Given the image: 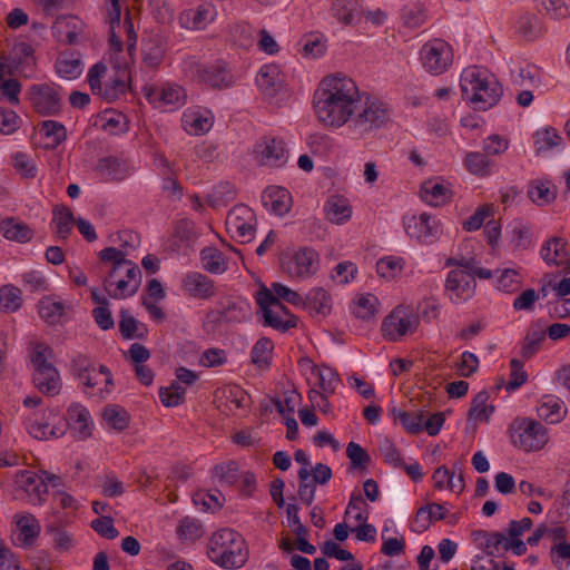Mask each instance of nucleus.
<instances>
[{"instance_id": "nucleus-1", "label": "nucleus", "mask_w": 570, "mask_h": 570, "mask_svg": "<svg viewBox=\"0 0 570 570\" xmlns=\"http://www.w3.org/2000/svg\"><path fill=\"white\" fill-rule=\"evenodd\" d=\"M360 91L355 81L346 76H330L315 92L314 108L321 122L342 127L357 109Z\"/></svg>"}, {"instance_id": "nucleus-2", "label": "nucleus", "mask_w": 570, "mask_h": 570, "mask_svg": "<svg viewBox=\"0 0 570 570\" xmlns=\"http://www.w3.org/2000/svg\"><path fill=\"white\" fill-rule=\"evenodd\" d=\"M207 556L223 569H239L248 560V550L242 534L233 529H220L209 538Z\"/></svg>"}, {"instance_id": "nucleus-3", "label": "nucleus", "mask_w": 570, "mask_h": 570, "mask_svg": "<svg viewBox=\"0 0 570 570\" xmlns=\"http://www.w3.org/2000/svg\"><path fill=\"white\" fill-rule=\"evenodd\" d=\"M462 97L475 110H488L495 106L503 94L502 85L476 67L465 69L461 77Z\"/></svg>"}, {"instance_id": "nucleus-4", "label": "nucleus", "mask_w": 570, "mask_h": 570, "mask_svg": "<svg viewBox=\"0 0 570 570\" xmlns=\"http://www.w3.org/2000/svg\"><path fill=\"white\" fill-rule=\"evenodd\" d=\"M365 99H357V109L351 116L348 129L358 138L371 134L385 126L391 117L389 106L379 100L372 99L368 95H364Z\"/></svg>"}, {"instance_id": "nucleus-5", "label": "nucleus", "mask_w": 570, "mask_h": 570, "mask_svg": "<svg viewBox=\"0 0 570 570\" xmlns=\"http://www.w3.org/2000/svg\"><path fill=\"white\" fill-rule=\"evenodd\" d=\"M256 302L259 306L264 326L273 327L282 333L297 326L298 318L265 286L257 292Z\"/></svg>"}, {"instance_id": "nucleus-6", "label": "nucleus", "mask_w": 570, "mask_h": 570, "mask_svg": "<svg viewBox=\"0 0 570 570\" xmlns=\"http://www.w3.org/2000/svg\"><path fill=\"white\" fill-rule=\"evenodd\" d=\"M512 444L525 452L539 451L548 442L547 429L533 419H515L509 428Z\"/></svg>"}, {"instance_id": "nucleus-7", "label": "nucleus", "mask_w": 570, "mask_h": 570, "mask_svg": "<svg viewBox=\"0 0 570 570\" xmlns=\"http://www.w3.org/2000/svg\"><path fill=\"white\" fill-rule=\"evenodd\" d=\"M99 258L104 263H111V269L108 276L104 279L105 288L108 291V287L114 284L112 278H115L117 272L125 267L126 268V277L135 288L139 289L141 285L142 274L139 266L130 259L126 258V254L116 248V247H106L99 252Z\"/></svg>"}, {"instance_id": "nucleus-8", "label": "nucleus", "mask_w": 570, "mask_h": 570, "mask_svg": "<svg viewBox=\"0 0 570 570\" xmlns=\"http://www.w3.org/2000/svg\"><path fill=\"white\" fill-rule=\"evenodd\" d=\"M320 257L315 249L304 247L293 256L281 258V267L291 277L307 278L314 275L318 268Z\"/></svg>"}, {"instance_id": "nucleus-9", "label": "nucleus", "mask_w": 570, "mask_h": 570, "mask_svg": "<svg viewBox=\"0 0 570 570\" xmlns=\"http://www.w3.org/2000/svg\"><path fill=\"white\" fill-rule=\"evenodd\" d=\"M31 106L41 116H56L62 108L59 91L51 85H32L29 89Z\"/></svg>"}, {"instance_id": "nucleus-10", "label": "nucleus", "mask_w": 570, "mask_h": 570, "mask_svg": "<svg viewBox=\"0 0 570 570\" xmlns=\"http://www.w3.org/2000/svg\"><path fill=\"white\" fill-rule=\"evenodd\" d=\"M421 59L429 72L441 75L452 63V51L445 41L435 39L422 47Z\"/></svg>"}, {"instance_id": "nucleus-11", "label": "nucleus", "mask_w": 570, "mask_h": 570, "mask_svg": "<svg viewBox=\"0 0 570 570\" xmlns=\"http://www.w3.org/2000/svg\"><path fill=\"white\" fill-rule=\"evenodd\" d=\"M256 160L271 167H282L287 163V151L282 139L263 137L254 147Z\"/></svg>"}, {"instance_id": "nucleus-12", "label": "nucleus", "mask_w": 570, "mask_h": 570, "mask_svg": "<svg viewBox=\"0 0 570 570\" xmlns=\"http://www.w3.org/2000/svg\"><path fill=\"white\" fill-rule=\"evenodd\" d=\"M475 279L466 271L452 269L445 279V292L451 302L460 303L468 301L475 293Z\"/></svg>"}, {"instance_id": "nucleus-13", "label": "nucleus", "mask_w": 570, "mask_h": 570, "mask_svg": "<svg viewBox=\"0 0 570 570\" xmlns=\"http://www.w3.org/2000/svg\"><path fill=\"white\" fill-rule=\"evenodd\" d=\"M417 323L416 317L397 307L383 321L382 332L390 341L396 342L402 336L413 333Z\"/></svg>"}, {"instance_id": "nucleus-14", "label": "nucleus", "mask_w": 570, "mask_h": 570, "mask_svg": "<svg viewBox=\"0 0 570 570\" xmlns=\"http://www.w3.org/2000/svg\"><path fill=\"white\" fill-rule=\"evenodd\" d=\"M404 227L411 238H415L423 244L433 243L440 234L439 222L426 213L410 217L404 222Z\"/></svg>"}, {"instance_id": "nucleus-15", "label": "nucleus", "mask_w": 570, "mask_h": 570, "mask_svg": "<svg viewBox=\"0 0 570 570\" xmlns=\"http://www.w3.org/2000/svg\"><path fill=\"white\" fill-rule=\"evenodd\" d=\"M249 314L247 303H237L229 298L217 302L216 309L207 314V318L214 323H242Z\"/></svg>"}, {"instance_id": "nucleus-16", "label": "nucleus", "mask_w": 570, "mask_h": 570, "mask_svg": "<svg viewBox=\"0 0 570 570\" xmlns=\"http://www.w3.org/2000/svg\"><path fill=\"white\" fill-rule=\"evenodd\" d=\"M68 426L69 423L60 417L55 410H52L47 422H29L28 431L30 435L37 440H48L51 436H62L66 433Z\"/></svg>"}, {"instance_id": "nucleus-17", "label": "nucleus", "mask_w": 570, "mask_h": 570, "mask_svg": "<svg viewBox=\"0 0 570 570\" xmlns=\"http://www.w3.org/2000/svg\"><path fill=\"white\" fill-rule=\"evenodd\" d=\"M194 75L199 82L206 83L213 88H225L232 85V75L225 65L217 62L210 66L195 65Z\"/></svg>"}, {"instance_id": "nucleus-18", "label": "nucleus", "mask_w": 570, "mask_h": 570, "mask_svg": "<svg viewBox=\"0 0 570 570\" xmlns=\"http://www.w3.org/2000/svg\"><path fill=\"white\" fill-rule=\"evenodd\" d=\"M183 289L197 299H208L216 294L215 282L206 275L191 272L183 278Z\"/></svg>"}, {"instance_id": "nucleus-19", "label": "nucleus", "mask_w": 570, "mask_h": 570, "mask_svg": "<svg viewBox=\"0 0 570 570\" xmlns=\"http://www.w3.org/2000/svg\"><path fill=\"white\" fill-rule=\"evenodd\" d=\"M284 81L279 67L273 63L263 66L256 76L259 90L267 97H275L283 89Z\"/></svg>"}, {"instance_id": "nucleus-20", "label": "nucleus", "mask_w": 570, "mask_h": 570, "mask_svg": "<svg viewBox=\"0 0 570 570\" xmlns=\"http://www.w3.org/2000/svg\"><path fill=\"white\" fill-rule=\"evenodd\" d=\"M264 207L278 216L287 214L292 206V196L289 191L279 186L267 187L262 195Z\"/></svg>"}, {"instance_id": "nucleus-21", "label": "nucleus", "mask_w": 570, "mask_h": 570, "mask_svg": "<svg viewBox=\"0 0 570 570\" xmlns=\"http://www.w3.org/2000/svg\"><path fill=\"white\" fill-rule=\"evenodd\" d=\"M165 40L160 35H151L142 40V62L145 66L156 69L164 60Z\"/></svg>"}, {"instance_id": "nucleus-22", "label": "nucleus", "mask_w": 570, "mask_h": 570, "mask_svg": "<svg viewBox=\"0 0 570 570\" xmlns=\"http://www.w3.org/2000/svg\"><path fill=\"white\" fill-rule=\"evenodd\" d=\"M562 405L563 402L559 397L544 395L537 407L538 416L550 424L560 423L567 415V409Z\"/></svg>"}, {"instance_id": "nucleus-23", "label": "nucleus", "mask_w": 570, "mask_h": 570, "mask_svg": "<svg viewBox=\"0 0 570 570\" xmlns=\"http://www.w3.org/2000/svg\"><path fill=\"white\" fill-rule=\"evenodd\" d=\"M302 305L311 315L325 317L332 311V298L323 287H315L308 292Z\"/></svg>"}, {"instance_id": "nucleus-24", "label": "nucleus", "mask_w": 570, "mask_h": 570, "mask_svg": "<svg viewBox=\"0 0 570 570\" xmlns=\"http://www.w3.org/2000/svg\"><path fill=\"white\" fill-rule=\"evenodd\" d=\"M326 218L334 224H343L352 217V206L347 198L341 195H333L327 198L324 205Z\"/></svg>"}, {"instance_id": "nucleus-25", "label": "nucleus", "mask_w": 570, "mask_h": 570, "mask_svg": "<svg viewBox=\"0 0 570 570\" xmlns=\"http://www.w3.org/2000/svg\"><path fill=\"white\" fill-rule=\"evenodd\" d=\"M421 197L429 205L441 206L451 200L452 190L443 183L429 179L421 186Z\"/></svg>"}, {"instance_id": "nucleus-26", "label": "nucleus", "mask_w": 570, "mask_h": 570, "mask_svg": "<svg viewBox=\"0 0 570 570\" xmlns=\"http://www.w3.org/2000/svg\"><path fill=\"white\" fill-rule=\"evenodd\" d=\"M331 10L333 17L346 26L355 24L362 16L356 0H333Z\"/></svg>"}, {"instance_id": "nucleus-27", "label": "nucleus", "mask_w": 570, "mask_h": 570, "mask_svg": "<svg viewBox=\"0 0 570 570\" xmlns=\"http://www.w3.org/2000/svg\"><path fill=\"white\" fill-rule=\"evenodd\" d=\"M509 243L513 250H525L532 246L531 226L522 220H513L509 225Z\"/></svg>"}, {"instance_id": "nucleus-28", "label": "nucleus", "mask_w": 570, "mask_h": 570, "mask_svg": "<svg viewBox=\"0 0 570 570\" xmlns=\"http://www.w3.org/2000/svg\"><path fill=\"white\" fill-rule=\"evenodd\" d=\"M0 232L7 239L18 243H28L33 237V230L13 217L6 218L0 223Z\"/></svg>"}, {"instance_id": "nucleus-29", "label": "nucleus", "mask_w": 570, "mask_h": 570, "mask_svg": "<svg viewBox=\"0 0 570 570\" xmlns=\"http://www.w3.org/2000/svg\"><path fill=\"white\" fill-rule=\"evenodd\" d=\"M97 168L102 176H107L115 181L125 179L130 171L127 161L115 156L101 158L98 161Z\"/></svg>"}, {"instance_id": "nucleus-30", "label": "nucleus", "mask_w": 570, "mask_h": 570, "mask_svg": "<svg viewBox=\"0 0 570 570\" xmlns=\"http://www.w3.org/2000/svg\"><path fill=\"white\" fill-rule=\"evenodd\" d=\"M16 482L29 494L35 495L39 502L45 501L47 494V484L43 475L38 476L31 471H19Z\"/></svg>"}, {"instance_id": "nucleus-31", "label": "nucleus", "mask_w": 570, "mask_h": 570, "mask_svg": "<svg viewBox=\"0 0 570 570\" xmlns=\"http://www.w3.org/2000/svg\"><path fill=\"white\" fill-rule=\"evenodd\" d=\"M96 371L90 358L85 354H77L71 360L72 375L89 389L95 387L98 382L91 375Z\"/></svg>"}, {"instance_id": "nucleus-32", "label": "nucleus", "mask_w": 570, "mask_h": 570, "mask_svg": "<svg viewBox=\"0 0 570 570\" xmlns=\"http://www.w3.org/2000/svg\"><path fill=\"white\" fill-rule=\"evenodd\" d=\"M448 513L449 511L443 504L428 503L416 511L415 522L420 523L421 531H425L432 523L444 520Z\"/></svg>"}, {"instance_id": "nucleus-33", "label": "nucleus", "mask_w": 570, "mask_h": 570, "mask_svg": "<svg viewBox=\"0 0 570 570\" xmlns=\"http://www.w3.org/2000/svg\"><path fill=\"white\" fill-rule=\"evenodd\" d=\"M119 332L125 340H144L147 336V326L129 314L127 309L120 311Z\"/></svg>"}, {"instance_id": "nucleus-34", "label": "nucleus", "mask_w": 570, "mask_h": 570, "mask_svg": "<svg viewBox=\"0 0 570 570\" xmlns=\"http://www.w3.org/2000/svg\"><path fill=\"white\" fill-rule=\"evenodd\" d=\"M17 527L20 531L18 541L22 547H31L40 534V524L37 519L28 513L17 519Z\"/></svg>"}, {"instance_id": "nucleus-35", "label": "nucleus", "mask_w": 570, "mask_h": 570, "mask_svg": "<svg viewBox=\"0 0 570 570\" xmlns=\"http://www.w3.org/2000/svg\"><path fill=\"white\" fill-rule=\"evenodd\" d=\"M544 338V328L539 323H532L523 340L521 356L525 360L532 357L540 350Z\"/></svg>"}, {"instance_id": "nucleus-36", "label": "nucleus", "mask_w": 570, "mask_h": 570, "mask_svg": "<svg viewBox=\"0 0 570 570\" xmlns=\"http://www.w3.org/2000/svg\"><path fill=\"white\" fill-rule=\"evenodd\" d=\"M146 97L150 101L159 100L165 105H180L184 100V90L178 86H167L161 89L145 88Z\"/></svg>"}, {"instance_id": "nucleus-37", "label": "nucleus", "mask_w": 570, "mask_h": 570, "mask_svg": "<svg viewBox=\"0 0 570 570\" xmlns=\"http://www.w3.org/2000/svg\"><path fill=\"white\" fill-rule=\"evenodd\" d=\"M68 419H65L69 425H75V429L78 430L81 438H88L91 435V421H90V414L89 411L80 405V404H72L69 406L68 411Z\"/></svg>"}, {"instance_id": "nucleus-38", "label": "nucleus", "mask_w": 570, "mask_h": 570, "mask_svg": "<svg viewBox=\"0 0 570 570\" xmlns=\"http://www.w3.org/2000/svg\"><path fill=\"white\" fill-rule=\"evenodd\" d=\"M53 357L55 353L51 347L42 343L37 344L31 357L35 373L41 372L48 375V372H50L51 374H55L58 370L51 362Z\"/></svg>"}, {"instance_id": "nucleus-39", "label": "nucleus", "mask_w": 570, "mask_h": 570, "mask_svg": "<svg viewBox=\"0 0 570 570\" xmlns=\"http://www.w3.org/2000/svg\"><path fill=\"white\" fill-rule=\"evenodd\" d=\"M392 414L395 419H399L402 426L406 430V432L411 434H419L423 431V420L425 417V411L415 410V411H403L393 409Z\"/></svg>"}, {"instance_id": "nucleus-40", "label": "nucleus", "mask_w": 570, "mask_h": 570, "mask_svg": "<svg viewBox=\"0 0 570 570\" xmlns=\"http://www.w3.org/2000/svg\"><path fill=\"white\" fill-rule=\"evenodd\" d=\"M55 68L61 78L68 80L77 79L82 72L81 60L73 55H61L57 59Z\"/></svg>"}, {"instance_id": "nucleus-41", "label": "nucleus", "mask_w": 570, "mask_h": 570, "mask_svg": "<svg viewBox=\"0 0 570 570\" xmlns=\"http://www.w3.org/2000/svg\"><path fill=\"white\" fill-rule=\"evenodd\" d=\"M200 259L205 271L212 274H222L227 264L222 252L215 247H205L200 252Z\"/></svg>"}, {"instance_id": "nucleus-42", "label": "nucleus", "mask_w": 570, "mask_h": 570, "mask_svg": "<svg viewBox=\"0 0 570 570\" xmlns=\"http://www.w3.org/2000/svg\"><path fill=\"white\" fill-rule=\"evenodd\" d=\"M519 33L528 41H532L542 35V22L540 18L527 12L518 21Z\"/></svg>"}, {"instance_id": "nucleus-43", "label": "nucleus", "mask_w": 570, "mask_h": 570, "mask_svg": "<svg viewBox=\"0 0 570 570\" xmlns=\"http://www.w3.org/2000/svg\"><path fill=\"white\" fill-rule=\"evenodd\" d=\"M75 220L76 218L70 208L66 206H56L53 208V223L56 224V235L59 239L68 238Z\"/></svg>"}, {"instance_id": "nucleus-44", "label": "nucleus", "mask_w": 570, "mask_h": 570, "mask_svg": "<svg viewBox=\"0 0 570 570\" xmlns=\"http://www.w3.org/2000/svg\"><path fill=\"white\" fill-rule=\"evenodd\" d=\"M297 478L299 481L297 495L304 504L311 505L315 498L316 484L318 483L313 481L308 468H301L297 472Z\"/></svg>"}, {"instance_id": "nucleus-45", "label": "nucleus", "mask_w": 570, "mask_h": 570, "mask_svg": "<svg viewBox=\"0 0 570 570\" xmlns=\"http://www.w3.org/2000/svg\"><path fill=\"white\" fill-rule=\"evenodd\" d=\"M38 308L41 318L49 324H56L63 315L65 305L62 302L46 296L39 301Z\"/></svg>"}, {"instance_id": "nucleus-46", "label": "nucleus", "mask_w": 570, "mask_h": 570, "mask_svg": "<svg viewBox=\"0 0 570 570\" xmlns=\"http://www.w3.org/2000/svg\"><path fill=\"white\" fill-rule=\"evenodd\" d=\"M274 344L268 337H261L252 348L250 358L259 368H267L271 364V354Z\"/></svg>"}, {"instance_id": "nucleus-47", "label": "nucleus", "mask_w": 570, "mask_h": 570, "mask_svg": "<svg viewBox=\"0 0 570 570\" xmlns=\"http://www.w3.org/2000/svg\"><path fill=\"white\" fill-rule=\"evenodd\" d=\"M102 417L109 426L117 431H124L128 428L130 416L120 405H108L102 411Z\"/></svg>"}, {"instance_id": "nucleus-48", "label": "nucleus", "mask_w": 570, "mask_h": 570, "mask_svg": "<svg viewBox=\"0 0 570 570\" xmlns=\"http://www.w3.org/2000/svg\"><path fill=\"white\" fill-rule=\"evenodd\" d=\"M33 383L36 387L46 395H57L61 389L60 375L58 371L55 372V374L48 372V375L41 372L33 373Z\"/></svg>"}, {"instance_id": "nucleus-49", "label": "nucleus", "mask_w": 570, "mask_h": 570, "mask_svg": "<svg viewBox=\"0 0 570 570\" xmlns=\"http://www.w3.org/2000/svg\"><path fill=\"white\" fill-rule=\"evenodd\" d=\"M562 142V137L552 127H547L534 134V146L537 154L547 151Z\"/></svg>"}, {"instance_id": "nucleus-50", "label": "nucleus", "mask_w": 570, "mask_h": 570, "mask_svg": "<svg viewBox=\"0 0 570 570\" xmlns=\"http://www.w3.org/2000/svg\"><path fill=\"white\" fill-rule=\"evenodd\" d=\"M214 474L218 478L220 485L232 487L236 484L240 478L239 464L236 461L216 464Z\"/></svg>"}, {"instance_id": "nucleus-51", "label": "nucleus", "mask_w": 570, "mask_h": 570, "mask_svg": "<svg viewBox=\"0 0 570 570\" xmlns=\"http://www.w3.org/2000/svg\"><path fill=\"white\" fill-rule=\"evenodd\" d=\"M22 304L21 291L13 285H4L0 288V309L16 312Z\"/></svg>"}, {"instance_id": "nucleus-52", "label": "nucleus", "mask_w": 570, "mask_h": 570, "mask_svg": "<svg viewBox=\"0 0 570 570\" xmlns=\"http://www.w3.org/2000/svg\"><path fill=\"white\" fill-rule=\"evenodd\" d=\"M490 395L488 391L483 390L479 392L471 402V407L469 410V417L470 419H479L482 421H488L490 417V414L494 411V406L490 405L487 406V402L489 400Z\"/></svg>"}, {"instance_id": "nucleus-53", "label": "nucleus", "mask_w": 570, "mask_h": 570, "mask_svg": "<svg viewBox=\"0 0 570 570\" xmlns=\"http://www.w3.org/2000/svg\"><path fill=\"white\" fill-rule=\"evenodd\" d=\"M250 222H256L254 212L246 205H236L234 206L227 217H226V229L227 232L232 230V225H246Z\"/></svg>"}, {"instance_id": "nucleus-54", "label": "nucleus", "mask_w": 570, "mask_h": 570, "mask_svg": "<svg viewBox=\"0 0 570 570\" xmlns=\"http://www.w3.org/2000/svg\"><path fill=\"white\" fill-rule=\"evenodd\" d=\"M108 14L111 24V35L109 39L110 50L119 53L122 51V41L115 32V24L119 26L120 23V0H110V8L108 10Z\"/></svg>"}, {"instance_id": "nucleus-55", "label": "nucleus", "mask_w": 570, "mask_h": 570, "mask_svg": "<svg viewBox=\"0 0 570 570\" xmlns=\"http://www.w3.org/2000/svg\"><path fill=\"white\" fill-rule=\"evenodd\" d=\"M346 455L350 459L351 468L365 471L371 462V456L360 444L350 442L346 448Z\"/></svg>"}, {"instance_id": "nucleus-56", "label": "nucleus", "mask_w": 570, "mask_h": 570, "mask_svg": "<svg viewBox=\"0 0 570 570\" xmlns=\"http://www.w3.org/2000/svg\"><path fill=\"white\" fill-rule=\"evenodd\" d=\"M473 537L475 540L484 539V550L489 556H494L500 548L504 549V542H507V537L500 532L479 530L473 532Z\"/></svg>"}, {"instance_id": "nucleus-57", "label": "nucleus", "mask_w": 570, "mask_h": 570, "mask_svg": "<svg viewBox=\"0 0 570 570\" xmlns=\"http://www.w3.org/2000/svg\"><path fill=\"white\" fill-rule=\"evenodd\" d=\"M355 304V316L361 320H370L377 313L380 302L375 295L365 294L361 295Z\"/></svg>"}, {"instance_id": "nucleus-58", "label": "nucleus", "mask_w": 570, "mask_h": 570, "mask_svg": "<svg viewBox=\"0 0 570 570\" xmlns=\"http://www.w3.org/2000/svg\"><path fill=\"white\" fill-rule=\"evenodd\" d=\"M40 131L51 139V147H57L67 139L66 127L56 120H45L40 124Z\"/></svg>"}, {"instance_id": "nucleus-59", "label": "nucleus", "mask_w": 570, "mask_h": 570, "mask_svg": "<svg viewBox=\"0 0 570 570\" xmlns=\"http://www.w3.org/2000/svg\"><path fill=\"white\" fill-rule=\"evenodd\" d=\"M546 16L554 20L570 17V0H539Z\"/></svg>"}, {"instance_id": "nucleus-60", "label": "nucleus", "mask_w": 570, "mask_h": 570, "mask_svg": "<svg viewBox=\"0 0 570 570\" xmlns=\"http://www.w3.org/2000/svg\"><path fill=\"white\" fill-rule=\"evenodd\" d=\"M464 165L471 174L484 176L490 173L491 163L482 153H469L465 156Z\"/></svg>"}, {"instance_id": "nucleus-61", "label": "nucleus", "mask_w": 570, "mask_h": 570, "mask_svg": "<svg viewBox=\"0 0 570 570\" xmlns=\"http://www.w3.org/2000/svg\"><path fill=\"white\" fill-rule=\"evenodd\" d=\"M313 371H317L318 375V386L323 391V393H334L337 384L340 383V376L337 372L330 366H314Z\"/></svg>"}, {"instance_id": "nucleus-62", "label": "nucleus", "mask_w": 570, "mask_h": 570, "mask_svg": "<svg viewBox=\"0 0 570 570\" xmlns=\"http://www.w3.org/2000/svg\"><path fill=\"white\" fill-rule=\"evenodd\" d=\"M528 196L533 203L546 205L556 198V191L552 190L547 183L534 181L528 189Z\"/></svg>"}, {"instance_id": "nucleus-63", "label": "nucleus", "mask_w": 570, "mask_h": 570, "mask_svg": "<svg viewBox=\"0 0 570 570\" xmlns=\"http://www.w3.org/2000/svg\"><path fill=\"white\" fill-rule=\"evenodd\" d=\"M76 18L72 17H60L57 19L53 26V33L59 37L66 35L65 42L68 45L76 43L78 33L76 31Z\"/></svg>"}, {"instance_id": "nucleus-64", "label": "nucleus", "mask_w": 570, "mask_h": 570, "mask_svg": "<svg viewBox=\"0 0 570 570\" xmlns=\"http://www.w3.org/2000/svg\"><path fill=\"white\" fill-rule=\"evenodd\" d=\"M498 288L505 293H513L521 287L522 279L520 273L513 268H505L497 279Z\"/></svg>"}]
</instances>
